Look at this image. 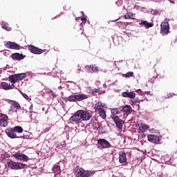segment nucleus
Returning a JSON list of instances; mask_svg holds the SVG:
<instances>
[{
  "label": "nucleus",
  "instance_id": "c85d7f7f",
  "mask_svg": "<svg viewBox=\"0 0 177 177\" xmlns=\"http://www.w3.org/2000/svg\"><path fill=\"white\" fill-rule=\"evenodd\" d=\"M122 77H124V78H131V77H133V72L130 71L127 72L125 74H122Z\"/></svg>",
  "mask_w": 177,
  "mask_h": 177
},
{
  "label": "nucleus",
  "instance_id": "39448f33",
  "mask_svg": "<svg viewBox=\"0 0 177 177\" xmlns=\"http://www.w3.org/2000/svg\"><path fill=\"white\" fill-rule=\"evenodd\" d=\"M8 167L11 169H24L26 164L11 160L8 162Z\"/></svg>",
  "mask_w": 177,
  "mask_h": 177
},
{
  "label": "nucleus",
  "instance_id": "72a5a7b5",
  "mask_svg": "<svg viewBox=\"0 0 177 177\" xmlns=\"http://www.w3.org/2000/svg\"><path fill=\"white\" fill-rule=\"evenodd\" d=\"M149 131L150 133H156V129H154V128L149 129Z\"/></svg>",
  "mask_w": 177,
  "mask_h": 177
},
{
  "label": "nucleus",
  "instance_id": "dca6fc26",
  "mask_svg": "<svg viewBox=\"0 0 177 177\" xmlns=\"http://www.w3.org/2000/svg\"><path fill=\"white\" fill-rule=\"evenodd\" d=\"M9 118L6 114H1L0 115V127L3 128L8 125V120Z\"/></svg>",
  "mask_w": 177,
  "mask_h": 177
},
{
  "label": "nucleus",
  "instance_id": "423d86ee",
  "mask_svg": "<svg viewBox=\"0 0 177 177\" xmlns=\"http://www.w3.org/2000/svg\"><path fill=\"white\" fill-rule=\"evenodd\" d=\"M148 141L151 143H154L155 145H160L161 140L162 139V136H158L154 134H149L147 136Z\"/></svg>",
  "mask_w": 177,
  "mask_h": 177
},
{
  "label": "nucleus",
  "instance_id": "aec40b11",
  "mask_svg": "<svg viewBox=\"0 0 177 177\" xmlns=\"http://www.w3.org/2000/svg\"><path fill=\"white\" fill-rule=\"evenodd\" d=\"M111 118H112V120L114 119V117H118L117 115L118 114H121V110H120V109L118 108H113L111 110Z\"/></svg>",
  "mask_w": 177,
  "mask_h": 177
},
{
  "label": "nucleus",
  "instance_id": "bb28decb",
  "mask_svg": "<svg viewBox=\"0 0 177 177\" xmlns=\"http://www.w3.org/2000/svg\"><path fill=\"white\" fill-rule=\"evenodd\" d=\"M12 129H14V131L17 133H23V127L20 126L12 127Z\"/></svg>",
  "mask_w": 177,
  "mask_h": 177
},
{
  "label": "nucleus",
  "instance_id": "f8f14e48",
  "mask_svg": "<svg viewBox=\"0 0 177 177\" xmlns=\"http://www.w3.org/2000/svg\"><path fill=\"white\" fill-rule=\"evenodd\" d=\"M5 132L7 136H8V138L10 139H17L19 138L17 134H16L13 127L6 129Z\"/></svg>",
  "mask_w": 177,
  "mask_h": 177
},
{
  "label": "nucleus",
  "instance_id": "f03ea898",
  "mask_svg": "<svg viewBox=\"0 0 177 177\" xmlns=\"http://www.w3.org/2000/svg\"><path fill=\"white\" fill-rule=\"evenodd\" d=\"M106 105L103 104L102 102H97L94 106V110L95 113H98L100 117L103 120H106L107 115L106 113Z\"/></svg>",
  "mask_w": 177,
  "mask_h": 177
},
{
  "label": "nucleus",
  "instance_id": "cd10ccee",
  "mask_svg": "<svg viewBox=\"0 0 177 177\" xmlns=\"http://www.w3.org/2000/svg\"><path fill=\"white\" fill-rule=\"evenodd\" d=\"M2 28H3V30H6V31H12V28L9 26V24L8 23L3 24Z\"/></svg>",
  "mask_w": 177,
  "mask_h": 177
},
{
  "label": "nucleus",
  "instance_id": "9b49d317",
  "mask_svg": "<svg viewBox=\"0 0 177 177\" xmlns=\"http://www.w3.org/2000/svg\"><path fill=\"white\" fill-rule=\"evenodd\" d=\"M160 31L163 32V34H169V23L168 21H165L162 22L160 24Z\"/></svg>",
  "mask_w": 177,
  "mask_h": 177
},
{
  "label": "nucleus",
  "instance_id": "b1692460",
  "mask_svg": "<svg viewBox=\"0 0 177 177\" xmlns=\"http://www.w3.org/2000/svg\"><path fill=\"white\" fill-rule=\"evenodd\" d=\"M53 172L55 174V175H59L60 174V166L58 165H55L52 169Z\"/></svg>",
  "mask_w": 177,
  "mask_h": 177
},
{
  "label": "nucleus",
  "instance_id": "a878e982",
  "mask_svg": "<svg viewBox=\"0 0 177 177\" xmlns=\"http://www.w3.org/2000/svg\"><path fill=\"white\" fill-rule=\"evenodd\" d=\"M149 129V126L145 123H141L140 126V132H146Z\"/></svg>",
  "mask_w": 177,
  "mask_h": 177
},
{
  "label": "nucleus",
  "instance_id": "5701e85b",
  "mask_svg": "<svg viewBox=\"0 0 177 177\" xmlns=\"http://www.w3.org/2000/svg\"><path fill=\"white\" fill-rule=\"evenodd\" d=\"M88 96L86 94L76 95V102H82V100H86Z\"/></svg>",
  "mask_w": 177,
  "mask_h": 177
},
{
  "label": "nucleus",
  "instance_id": "7ed1b4c3",
  "mask_svg": "<svg viewBox=\"0 0 177 177\" xmlns=\"http://www.w3.org/2000/svg\"><path fill=\"white\" fill-rule=\"evenodd\" d=\"M95 174V171L84 170L82 167H79L75 170L76 177H93Z\"/></svg>",
  "mask_w": 177,
  "mask_h": 177
},
{
  "label": "nucleus",
  "instance_id": "6ab92c4d",
  "mask_svg": "<svg viewBox=\"0 0 177 177\" xmlns=\"http://www.w3.org/2000/svg\"><path fill=\"white\" fill-rule=\"evenodd\" d=\"M127 154H125V152L120 151L119 152V162L120 164H125L127 162Z\"/></svg>",
  "mask_w": 177,
  "mask_h": 177
},
{
  "label": "nucleus",
  "instance_id": "f257e3e1",
  "mask_svg": "<svg viewBox=\"0 0 177 177\" xmlns=\"http://www.w3.org/2000/svg\"><path fill=\"white\" fill-rule=\"evenodd\" d=\"M92 118L91 113L86 111L78 110L76 111L74 115H73L70 120L73 122H78V121H89Z\"/></svg>",
  "mask_w": 177,
  "mask_h": 177
},
{
  "label": "nucleus",
  "instance_id": "a211bd4d",
  "mask_svg": "<svg viewBox=\"0 0 177 177\" xmlns=\"http://www.w3.org/2000/svg\"><path fill=\"white\" fill-rule=\"evenodd\" d=\"M113 120L114 121L116 127L118 129H122V124L124 123V121L119 118L118 117H114Z\"/></svg>",
  "mask_w": 177,
  "mask_h": 177
},
{
  "label": "nucleus",
  "instance_id": "e433bc0d",
  "mask_svg": "<svg viewBox=\"0 0 177 177\" xmlns=\"http://www.w3.org/2000/svg\"><path fill=\"white\" fill-rule=\"evenodd\" d=\"M131 105H133V102L131 103Z\"/></svg>",
  "mask_w": 177,
  "mask_h": 177
},
{
  "label": "nucleus",
  "instance_id": "ddd939ff",
  "mask_svg": "<svg viewBox=\"0 0 177 177\" xmlns=\"http://www.w3.org/2000/svg\"><path fill=\"white\" fill-rule=\"evenodd\" d=\"M6 48L8 49H14L15 50H19L20 49V45L13 41H8L5 44Z\"/></svg>",
  "mask_w": 177,
  "mask_h": 177
},
{
  "label": "nucleus",
  "instance_id": "412c9836",
  "mask_svg": "<svg viewBox=\"0 0 177 177\" xmlns=\"http://www.w3.org/2000/svg\"><path fill=\"white\" fill-rule=\"evenodd\" d=\"M11 57L13 60H23V59H24V55L19 53H15L11 55Z\"/></svg>",
  "mask_w": 177,
  "mask_h": 177
},
{
  "label": "nucleus",
  "instance_id": "4468645a",
  "mask_svg": "<svg viewBox=\"0 0 177 177\" xmlns=\"http://www.w3.org/2000/svg\"><path fill=\"white\" fill-rule=\"evenodd\" d=\"M1 86L4 91H10V89H15V88H16L15 83H11L10 84L6 82H1Z\"/></svg>",
  "mask_w": 177,
  "mask_h": 177
},
{
  "label": "nucleus",
  "instance_id": "393cba45",
  "mask_svg": "<svg viewBox=\"0 0 177 177\" xmlns=\"http://www.w3.org/2000/svg\"><path fill=\"white\" fill-rule=\"evenodd\" d=\"M86 67L87 68H91V70H92V71H94L95 73H97V71H99V66H96V64H91Z\"/></svg>",
  "mask_w": 177,
  "mask_h": 177
},
{
  "label": "nucleus",
  "instance_id": "6e6552de",
  "mask_svg": "<svg viewBox=\"0 0 177 177\" xmlns=\"http://www.w3.org/2000/svg\"><path fill=\"white\" fill-rule=\"evenodd\" d=\"M10 103L11 104L10 111L12 113H17L20 109H21V106H20V104L15 100H10Z\"/></svg>",
  "mask_w": 177,
  "mask_h": 177
},
{
  "label": "nucleus",
  "instance_id": "1a4fd4ad",
  "mask_svg": "<svg viewBox=\"0 0 177 177\" xmlns=\"http://www.w3.org/2000/svg\"><path fill=\"white\" fill-rule=\"evenodd\" d=\"M13 157L15 158V160H18V161H23L24 162H27V161L30 160L28 156L24 153H15L13 154Z\"/></svg>",
  "mask_w": 177,
  "mask_h": 177
},
{
  "label": "nucleus",
  "instance_id": "0eeeda50",
  "mask_svg": "<svg viewBox=\"0 0 177 177\" xmlns=\"http://www.w3.org/2000/svg\"><path fill=\"white\" fill-rule=\"evenodd\" d=\"M97 142L101 149H110V147H111V144H110L106 139H98L97 140Z\"/></svg>",
  "mask_w": 177,
  "mask_h": 177
},
{
  "label": "nucleus",
  "instance_id": "473e14b6",
  "mask_svg": "<svg viewBox=\"0 0 177 177\" xmlns=\"http://www.w3.org/2000/svg\"><path fill=\"white\" fill-rule=\"evenodd\" d=\"M50 93L52 95L53 97H57V95L55 94L53 91H50Z\"/></svg>",
  "mask_w": 177,
  "mask_h": 177
},
{
  "label": "nucleus",
  "instance_id": "2f4dec72",
  "mask_svg": "<svg viewBox=\"0 0 177 177\" xmlns=\"http://www.w3.org/2000/svg\"><path fill=\"white\" fill-rule=\"evenodd\" d=\"M100 91V88H94L93 90H92L91 93L92 95H95V93H99Z\"/></svg>",
  "mask_w": 177,
  "mask_h": 177
},
{
  "label": "nucleus",
  "instance_id": "7c9ffc66",
  "mask_svg": "<svg viewBox=\"0 0 177 177\" xmlns=\"http://www.w3.org/2000/svg\"><path fill=\"white\" fill-rule=\"evenodd\" d=\"M124 19H131V17H133V13L127 12V15H124Z\"/></svg>",
  "mask_w": 177,
  "mask_h": 177
},
{
  "label": "nucleus",
  "instance_id": "20e7f679",
  "mask_svg": "<svg viewBox=\"0 0 177 177\" xmlns=\"http://www.w3.org/2000/svg\"><path fill=\"white\" fill-rule=\"evenodd\" d=\"M26 77V73H18L15 75H10L8 77V81L11 84H16V82H19V81H21L24 80Z\"/></svg>",
  "mask_w": 177,
  "mask_h": 177
},
{
  "label": "nucleus",
  "instance_id": "2eb2a0df",
  "mask_svg": "<svg viewBox=\"0 0 177 177\" xmlns=\"http://www.w3.org/2000/svg\"><path fill=\"white\" fill-rule=\"evenodd\" d=\"M131 111H132V107H131L130 105L123 106H122V109H120V113L123 114L124 117H127Z\"/></svg>",
  "mask_w": 177,
  "mask_h": 177
},
{
  "label": "nucleus",
  "instance_id": "f704fd0d",
  "mask_svg": "<svg viewBox=\"0 0 177 177\" xmlns=\"http://www.w3.org/2000/svg\"><path fill=\"white\" fill-rule=\"evenodd\" d=\"M81 21H83L84 23H86V17H82Z\"/></svg>",
  "mask_w": 177,
  "mask_h": 177
},
{
  "label": "nucleus",
  "instance_id": "9d476101",
  "mask_svg": "<svg viewBox=\"0 0 177 177\" xmlns=\"http://www.w3.org/2000/svg\"><path fill=\"white\" fill-rule=\"evenodd\" d=\"M28 50H30L31 53H33V55H42V53H44V50L32 45L28 46Z\"/></svg>",
  "mask_w": 177,
  "mask_h": 177
},
{
  "label": "nucleus",
  "instance_id": "c9c22d12",
  "mask_svg": "<svg viewBox=\"0 0 177 177\" xmlns=\"http://www.w3.org/2000/svg\"><path fill=\"white\" fill-rule=\"evenodd\" d=\"M23 96L25 99H26L28 100V95H27V94H23Z\"/></svg>",
  "mask_w": 177,
  "mask_h": 177
},
{
  "label": "nucleus",
  "instance_id": "c756f323",
  "mask_svg": "<svg viewBox=\"0 0 177 177\" xmlns=\"http://www.w3.org/2000/svg\"><path fill=\"white\" fill-rule=\"evenodd\" d=\"M67 100L68 102H77L76 95L68 96Z\"/></svg>",
  "mask_w": 177,
  "mask_h": 177
},
{
  "label": "nucleus",
  "instance_id": "4be33fe9",
  "mask_svg": "<svg viewBox=\"0 0 177 177\" xmlns=\"http://www.w3.org/2000/svg\"><path fill=\"white\" fill-rule=\"evenodd\" d=\"M140 26L145 27V28H151L154 24L153 23L148 22L147 21H142L139 23Z\"/></svg>",
  "mask_w": 177,
  "mask_h": 177
},
{
  "label": "nucleus",
  "instance_id": "f3484780",
  "mask_svg": "<svg viewBox=\"0 0 177 177\" xmlns=\"http://www.w3.org/2000/svg\"><path fill=\"white\" fill-rule=\"evenodd\" d=\"M122 97H129V99H135L136 97V93L135 91H124L122 93Z\"/></svg>",
  "mask_w": 177,
  "mask_h": 177
}]
</instances>
